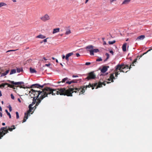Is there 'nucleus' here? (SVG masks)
<instances>
[{
	"label": "nucleus",
	"mask_w": 152,
	"mask_h": 152,
	"mask_svg": "<svg viewBox=\"0 0 152 152\" xmlns=\"http://www.w3.org/2000/svg\"><path fill=\"white\" fill-rule=\"evenodd\" d=\"M106 82L107 84H109L110 83V82L104 81L103 83L101 82L100 81L98 83H97V85L96 86V89H97L99 88H100L102 87V85H103L104 86H105L106 85Z\"/></svg>",
	"instance_id": "obj_12"
},
{
	"label": "nucleus",
	"mask_w": 152,
	"mask_h": 152,
	"mask_svg": "<svg viewBox=\"0 0 152 152\" xmlns=\"http://www.w3.org/2000/svg\"><path fill=\"white\" fill-rule=\"evenodd\" d=\"M56 61L57 63L58 62V60H57V59H56Z\"/></svg>",
	"instance_id": "obj_64"
},
{
	"label": "nucleus",
	"mask_w": 152,
	"mask_h": 152,
	"mask_svg": "<svg viewBox=\"0 0 152 152\" xmlns=\"http://www.w3.org/2000/svg\"><path fill=\"white\" fill-rule=\"evenodd\" d=\"M10 71L9 69L6 70L5 72H4V70L2 69L0 70V75L1 77H3L6 76L9 72Z\"/></svg>",
	"instance_id": "obj_10"
},
{
	"label": "nucleus",
	"mask_w": 152,
	"mask_h": 152,
	"mask_svg": "<svg viewBox=\"0 0 152 152\" xmlns=\"http://www.w3.org/2000/svg\"><path fill=\"white\" fill-rule=\"evenodd\" d=\"M97 85V83H95L92 84L90 83L87 86H81L80 88H76V86H74V85L73 86H71L69 87V89L71 91L70 92L72 94L74 92L76 93L80 91L79 94L80 95V94H83L85 92V91L87 87H91L92 89H94Z\"/></svg>",
	"instance_id": "obj_2"
},
{
	"label": "nucleus",
	"mask_w": 152,
	"mask_h": 152,
	"mask_svg": "<svg viewBox=\"0 0 152 152\" xmlns=\"http://www.w3.org/2000/svg\"><path fill=\"white\" fill-rule=\"evenodd\" d=\"M43 58V59H44L45 60H47V59H46L45 57H44Z\"/></svg>",
	"instance_id": "obj_58"
},
{
	"label": "nucleus",
	"mask_w": 152,
	"mask_h": 152,
	"mask_svg": "<svg viewBox=\"0 0 152 152\" xmlns=\"http://www.w3.org/2000/svg\"><path fill=\"white\" fill-rule=\"evenodd\" d=\"M106 44V43L105 41H103V45H105Z\"/></svg>",
	"instance_id": "obj_51"
},
{
	"label": "nucleus",
	"mask_w": 152,
	"mask_h": 152,
	"mask_svg": "<svg viewBox=\"0 0 152 152\" xmlns=\"http://www.w3.org/2000/svg\"><path fill=\"white\" fill-rule=\"evenodd\" d=\"M5 111L6 112L7 115H9V118H11V115L10 113L8 112V110H5Z\"/></svg>",
	"instance_id": "obj_33"
},
{
	"label": "nucleus",
	"mask_w": 152,
	"mask_h": 152,
	"mask_svg": "<svg viewBox=\"0 0 152 152\" xmlns=\"http://www.w3.org/2000/svg\"><path fill=\"white\" fill-rule=\"evenodd\" d=\"M28 107V110L27 111L26 113H24V117L22 121L23 123L25 122L26 120L28 119V116L30 115V113L31 112L33 108V107H32L31 104H30L29 105Z\"/></svg>",
	"instance_id": "obj_6"
},
{
	"label": "nucleus",
	"mask_w": 152,
	"mask_h": 152,
	"mask_svg": "<svg viewBox=\"0 0 152 152\" xmlns=\"http://www.w3.org/2000/svg\"><path fill=\"white\" fill-rule=\"evenodd\" d=\"M108 59H107V58H106L104 60V61H106Z\"/></svg>",
	"instance_id": "obj_62"
},
{
	"label": "nucleus",
	"mask_w": 152,
	"mask_h": 152,
	"mask_svg": "<svg viewBox=\"0 0 152 152\" xmlns=\"http://www.w3.org/2000/svg\"><path fill=\"white\" fill-rule=\"evenodd\" d=\"M50 64H45V66H50Z\"/></svg>",
	"instance_id": "obj_50"
},
{
	"label": "nucleus",
	"mask_w": 152,
	"mask_h": 152,
	"mask_svg": "<svg viewBox=\"0 0 152 152\" xmlns=\"http://www.w3.org/2000/svg\"><path fill=\"white\" fill-rule=\"evenodd\" d=\"M0 111H2V108L1 106H0Z\"/></svg>",
	"instance_id": "obj_61"
},
{
	"label": "nucleus",
	"mask_w": 152,
	"mask_h": 152,
	"mask_svg": "<svg viewBox=\"0 0 152 152\" xmlns=\"http://www.w3.org/2000/svg\"><path fill=\"white\" fill-rule=\"evenodd\" d=\"M78 80H72V83H77Z\"/></svg>",
	"instance_id": "obj_37"
},
{
	"label": "nucleus",
	"mask_w": 152,
	"mask_h": 152,
	"mask_svg": "<svg viewBox=\"0 0 152 152\" xmlns=\"http://www.w3.org/2000/svg\"><path fill=\"white\" fill-rule=\"evenodd\" d=\"M151 50L150 49L149 50H148V51H147L146 52H145L144 53H143L140 56H139V59L140 58H141V57H142V56L146 54V53H147L148 51H150Z\"/></svg>",
	"instance_id": "obj_35"
},
{
	"label": "nucleus",
	"mask_w": 152,
	"mask_h": 152,
	"mask_svg": "<svg viewBox=\"0 0 152 152\" xmlns=\"http://www.w3.org/2000/svg\"><path fill=\"white\" fill-rule=\"evenodd\" d=\"M16 118L17 119H18L19 117L18 112H16Z\"/></svg>",
	"instance_id": "obj_38"
},
{
	"label": "nucleus",
	"mask_w": 152,
	"mask_h": 152,
	"mask_svg": "<svg viewBox=\"0 0 152 152\" xmlns=\"http://www.w3.org/2000/svg\"><path fill=\"white\" fill-rule=\"evenodd\" d=\"M10 83L11 84L15 85H20V86H19L18 87H19L20 88H25L24 87V85H22L21 84H23L24 83L23 82H15L13 81H10Z\"/></svg>",
	"instance_id": "obj_8"
},
{
	"label": "nucleus",
	"mask_w": 152,
	"mask_h": 152,
	"mask_svg": "<svg viewBox=\"0 0 152 152\" xmlns=\"http://www.w3.org/2000/svg\"><path fill=\"white\" fill-rule=\"evenodd\" d=\"M8 108L10 112H11L12 110V108L10 105H9L8 106Z\"/></svg>",
	"instance_id": "obj_40"
},
{
	"label": "nucleus",
	"mask_w": 152,
	"mask_h": 152,
	"mask_svg": "<svg viewBox=\"0 0 152 152\" xmlns=\"http://www.w3.org/2000/svg\"><path fill=\"white\" fill-rule=\"evenodd\" d=\"M109 66H104L102 69H101V71L102 73H104L106 72L108 68H109Z\"/></svg>",
	"instance_id": "obj_15"
},
{
	"label": "nucleus",
	"mask_w": 152,
	"mask_h": 152,
	"mask_svg": "<svg viewBox=\"0 0 152 152\" xmlns=\"http://www.w3.org/2000/svg\"><path fill=\"white\" fill-rule=\"evenodd\" d=\"M33 102L32 103V104H30L32 105V106L34 104H35V103L36 102V100L37 99H35V97H33Z\"/></svg>",
	"instance_id": "obj_27"
},
{
	"label": "nucleus",
	"mask_w": 152,
	"mask_h": 152,
	"mask_svg": "<svg viewBox=\"0 0 152 152\" xmlns=\"http://www.w3.org/2000/svg\"><path fill=\"white\" fill-rule=\"evenodd\" d=\"M37 38H41L42 39H43L45 38L46 37L42 35V34H40L39 35H38L36 37Z\"/></svg>",
	"instance_id": "obj_24"
},
{
	"label": "nucleus",
	"mask_w": 152,
	"mask_h": 152,
	"mask_svg": "<svg viewBox=\"0 0 152 152\" xmlns=\"http://www.w3.org/2000/svg\"><path fill=\"white\" fill-rule=\"evenodd\" d=\"M110 52L112 54V55H113V52L112 50H110Z\"/></svg>",
	"instance_id": "obj_48"
},
{
	"label": "nucleus",
	"mask_w": 152,
	"mask_h": 152,
	"mask_svg": "<svg viewBox=\"0 0 152 152\" xmlns=\"http://www.w3.org/2000/svg\"><path fill=\"white\" fill-rule=\"evenodd\" d=\"M68 80V78L67 77H65L63 79L62 81H58L57 82V83L58 84H59L61 82L62 83H65V81Z\"/></svg>",
	"instance_id": "obj_25"
},
{
	"label": "nucleus",
	"mask_w": 152,
	"mask_h": 152,
	"mask_svg": "<svg viewBox=\"0 0 152 152\" xmlns=\"http://www.w3.org/2000/svg\"><path fill=\"white\" fill-rule=\"evenodd\" d=\"M12 1L14 2H16V0H12Z\"/></svg>",
	"instance_id": "obj_57"
},
{
	"label": "nucleus",
	"mask_w": 152,
	"mask_h": 152,
	"mask_svg": "<svg viewBox=\"0 0 152 152\" xmlns=\"http://www.w3.org/2000/svg\"><path fill=\"white\" fill-rule=\"evenodd\" d=\"M96 78V75L94 73V72H92L88 74V76L87 77L86 79L89 80L91 79H94Z\"/></svg>",
	"instance_id": "obj_9"
},
{
	"label": "nucleus",
	"mask_w": 152,
	"mask_h": 152,
	"mask_svg": "<svg viewBox=\"0 0 152 152\" xmlns=\"http://www.w3.org/2000/svg\"><path fill=\"white\" fill-rule=\"evenodd\" d=\"M102 61V59L101 58H100L98 59H97L96 60V61Z\"/></svg>",
	"instance_id": "obj_41"
},
{
	"label": "nucleus",
	"mask_w": 152,
	"mask_h": 152,
	"mask_svg": "<svg viewBox=\"0 0 152 152\" xmlns=\"http://www.w3.org/2000/svg\"><path fill=\"white\" fill-rule=\"evenodd\" d=\"M89 0H86L85 2V3L86 4L87 3V2Z\"/></svg>",
	"instance_id": "obj_54"
},
{
	"label": "nucleus",
	"mask_w": 152,
	"mask_h": 152,
	"mask_svg": "<svg viewBox=\"0 0 152 152\" xmlns=\"http://www.w3.org/2000/svg\"><path fill=\"white\" fill-rule=\"evenodd\" d=\"M78 77V76L77 75H72L73 77Z\"/></svg>",
	"instance_id": "obj_49"
},
{
	"label": "nucleus",
	"mask_w": 152,
	"mask_h": 152,
	"mask_svg": "<svg viewBox=\"0 0 152 152\" xmlns=\"http://www.w3.org/2000/svg\"><path fill=\"white\" fill-rule=\"evenodd\" d=\"M105 55L107 56V59H108L109 58L110 56L108 53H106L105 54Z\"/></svg>",
	"instance_id": "obj_39"
},
{
	"label": "nucleus",
	"mask_w": 152,
	"mask_h": 152,
	"mask_svg": "<svg viewBox=\"0 0 152 152\" xmlns=\"http://www.w3.org/2000/svg\"><path fill=\"white\" fill-rule=\"evenodd\" d=\"M2 94L1 91H0V96H2Z\"/></svg>",
	"instance_id": "obj_55"
},
{
	"label": "nucleus",
	"mask_w": 152,
	"mask_h": 152,
	"mask_svg": "<svg viewBox=\"0 0 152 152\" xmlns=\"http://www.w3.org/2000/svg\"><path fill=\"white\" fill-rule=\"evenodd\" d=\"M91 63L90 62H86V63L85 65H88L91 64Z\"/></svg>",
	"instance_id": "obj_45"
},
{
	"label": "nucleus",
	"mask_w": 152,
	"mask_h": 152,
	"mask_svg": "<svg viewBox=\"0 0 152 152\" xmlns=\"http://www.w3.org/2000/svg\"><path fill=\"white\" fill-rule=\"evenodd\" d=\"M44 90L47 94V97L48 96V94H52L53 95H55L56 94H59L61 95L66 96H72V94L70 92L71 91L69 88L67 89L64 88L54 89L49 87H46L44 88Z\"/></svg>",
	"instance_id": "obj_1"
},
{
	"label": "nucleus",
	"mask_w": 152,
	"mask_h": 152,
	"mask_svg": "<svg viewBox=\"0 0 152 152\" xmlns=\"http://www.w3.org/2000/svg\"><path fill=\"white\" fill-rule=\"evenodd\" d=\"M31 92H32L31 94L33 95L34 96H32L31 95H30L31 96V98L35 97V99H37L39 95H41L40 99H43L44 98L47 96V94L45 93V91L44 90V88L42 91L35 90L33 89H31Z\"/></svg>",
	"instance_id": "obj_3"
},
{
	"label": "nucleus",
	"mask_w": 152,
	"mask_h": 152,
	"mask_svg": "<svg viewBox=\"0 0 152 152\" xmlns=\"http://www.w3.org/2000/svg\"><path fill=\"white\" fill-rule=\"evenodd\" d=\"M48 39V38H47L44 39L43 40V41L44 42H47V39Z\"/></svg>",
	"instance_id": "obj_44"
},
{
	"label": "nucleus",
	"mask_w": 152,
	"mask_h": 152,
	"mask_svg": "<svg viewBox=\"0 0 152 152\" xmlns=\"http://www.w3.org/2000/svg\"><path fill=\"white\" fill-rule=\"evenodd\" d=\"M16 87V86H15V85H14V87H13V88H13V89H15V87Z\"/></svg>",
	"instance_id": "obj_56"
},
{
	"label": "nucleus",
	"mask_w": 152,
	"mask_h": 152,
	"mask_svg": "<svg viewBox=\"0 0 152 152\" xmlns=\"http://www.w3.org/2000/svg\"><path fill=\"white\" fill-rule=\"evenodd\" d=\"M115 42V40H113L112 41H109L108 43L110 45H112Z\"/></svg>",
	"instance_id": "obj_34"
},
{
	"label": "nucleus",
	"mask_w": 152,
	"mask_h": 152,
	"mask_svg": "<svg viewBox=\"0 0 152 152\" xmlns=\"http://www.w3.org/2000/svg\"><path fill=\"white\" fill-rule=\"evenodd\" d=\"M17 72L18 73H20L23 71V69L22 68H17Z\"/></svg>",
	"instance_id": "obj_30"
},
{
	"label": "nucleus",
	"mask_w": 152,
	"mask_h": 152,
	"mask_svg": "<svg viewBox=\"0 0 152 152\" xmlns=\"http://www.w3.org/2000/svg\"><path fill=\"white\" fill-rule=\"evenodd\" d=\"M44 87L43 85H40L38 84H33L30 86L31 88H42Z\"/></svg>",
	"instance_id": "obj_13"
},
{
	"label": "nucleus",
	"mask_w": 152,
	"mask_h": 152,
	"mask_svg": "<svg viewBox=\"0 0 152 152\" xmlns=\"http://www.w3.org/2000/svg\"><path fill=\"white\" fill-rule=\"evenodd\" d=\"M65 57L64 55H63L62 56V58L63 59H64L65 58Z\"/></svg>",
	"instance_id": "obj_53"
},
{
	"label": "nucleus",
	"mask_w": 152,
	"mask_h": 152,
	"mask_svg": "<svg viewBox=\"0 0 152 152\" xmlns=\"http://www.w3.org/2000/svg\"><path fill=\"white\" fill-rule=\"evenodd\" d=\"M8 84V83H2L1 85H0V87L1 88L2 87L4 88L5 87V86H6Z\"/></svg>",
	"instance_id": "obj_32"
},
{
	"label": "nucleus",
	"mask_w": 152,
	"mask_h": 152,
	"mask_svg": "<svg viewBox=\"0 0 152 152\" xmlns=\"http://www.w3.org/2000/svg\"><path fill=\"white\" fill-rule=\"evenodd\" d=\"M40 19L42 21L45 22L50 20V17L48 14H46L40 17Z\"/></svg>",
	"instance_id": "obj_7"
},
{
	"label": "nucleus",
	"mask_w": 152,
	"mask_h": 152,
	"mask_svg": "<svg viewBox=\"0 0 152 152\" xmlns=\"http://www.w3.org/2000/svg\"><path fill=\"white\" fill-rule=\"evenodd\" d=\"M76 56L77 57H79L80 56V55L79 54V53H77L76 54Z\"/></svg>",
	"instance_id": "obj_46"
},
{
	"label": "nucleus",
	"mask_w": 152,
	"mask_h": 152,
	"mask_svg": "<svg viewBox=\"0 0 152 152\" xmlns=\"http://www.w3.org/2000/svg\"><path fill=\"white\" fill-rule=\"evenodd\" d=\"M129 66L127 65L124 64H118L116 66L115 71V75H118L120 74L118 70H119L120 72H126L128 70L126 71V69H128Z\"/></svg>",
	"instance_id": "obj_4"
},
{
	"label": "nucleus",
	"mask_w": 152,
	"mask_h": 152,
	"mask_svg": "<svg viewBox=\"0 0 152 152\" xmlns=\"http://www.w3.org/2000/svg\"><path fill=\"white\" fill-rule=\"evenodd\" d=\"M127 44L125 43L124 44L122 47V50L123 51L125 52L126 51V47Z\"/></svg>",
	"instance_id": "obj_21"
},
{
	"label": "nucleus",
	"mask_w": 152,
	"mask_h": 152,
	"mask_svg": "<svg viewBox=\"0 0 152 152\" xmlns=\"http://www.w3.org/2000/svg\"><path fill=\"white\" fill-rule=\"evenodd\" d=\"M94 48V46L92 45H89L86 47V49L87 51L89 52L90 55L93 53L92 51Z\"/></svg>",
	"instance_id": "obj_11"
},
{
	"label": "nucleus",
	"mask_w": 152,
	"mask_h": 152,
	"mask_svg": "<svg viewBox=\"0 0 152 152\" xmlns=\"http://www.w3.org/2000/svg\"><path fill=\"white\" fill-rule=\"evenodd\" d=\"M0 116L1 117L2 116V114L1 113H0Z\"/></svg>",
	"instance_id": "obj_59"
},
{
	"label": "nucleus",
	"mask_w": 152,
	"mask_h": 152,
	"mask_svg": "<svg viewBox=\"0 0 152 152\" xmlns=\"http://www.w3.org/2000/svg\"><path fill=\"white\" fill-rule=\"evenodd\" d=\"M7 85V88L9 87L10 88H13L14 87V85L10 84H9L8 83V84Z\"/></svg>",
	"instance_id": "obj_36"
},
{
	"label": "nucleus",
	"mask_w": 152,
	"mask_h": 152,
	"mask_svg": "<svg viewBox=\"0 0 152 152\" xmlns=\"http://www.w3.org/2000/svg\"><path fill=\"white\" fill-rule=\"evenodd\" d=\"M145 37L144 35H142L138 37L136 39V40H143L144 39Z\"/></svg>",
	"instance_id": "obj_19"
},
{
	"label": "nucleus",
	"mask_w": 152,
	"mask_h": 152,
	"mask_svg": "<svg viewBox=\"0 0 152 152\" xmlns=\"http://www.w3.org/2000/svg\"><path fill=\"white\" fill-rule=\"evenodd\" d=\"M102 40H103V41H104V38H102Z\"/></svg>",
	"instance_id": "obj_63"
},
{
	"label": "nucleus",
	"mask_w": 152,
	"mask_h": 152,
	"mask_svg": "<svg viewBox=\"0 0 152 152\" xmlns=\"http://www.w3.org/2000/svg\"><path fill=\"white\" fill-rule=\"evenodd\" d=\"M15 50H9L8 51H7V52H10V51H15Z\"/></svg>",
	"instance_id": "obj_47"
},
{
	"label": "nucleus",
	"mask_w": 152,
	"mask_h": 152,
	"mask_svg": "<svg viewBox=\"0 0 152 152\" xmlns=\"http://www.w3.org/2000/svg\"><path fill=\"white\" fill-rule=\"evenodd\" d=\"M7 5V4L3 2H0V7L3 6H5Z\"/></svg>",
	"instance_id": "obj_31"
},
{
	"label": "nucleus",
	"mask_w": 152,
	"mask_h": 152,
	"mask_svg": "<svg viewBox=\"0 0 152 152\" xmlns=\"http://www.w3.org/2000/svg\"><path fill=\"white\" fill-rule=\"evenodd\" d=\"M2 125H3V126H4V125H5V123H2Z\"/></svg>",
	"instance_id": "obj_60"
},
{
	"label": "nucleus",
	"mask_w": 152,
	"mask_h": 152,
	"mask_svg": "<svg viewBox=\"0 0 152 152\" xmlns=\"http://www.w3.org/2000/svg\"><path fill=\"white\" fill-rule=\"evenodd\" d=\"M11 98L12 99H15V97H14V96L12 94H11Z\"/></svg>",
	"instance_id": "obj_43"
},
{
	"label": "nucleus",
	"mask_w": 152,
	"mask_h": 152,
	"mask_svg": "<svg viewBox=\"0 0 152 152\" xmlns=\"http://www.w3.org/2000/svg\"><path fill=\"white\" fill-rule=\"evenodd\" d=\"M99 50L98 49H93V50L92 51L93 52V53L91 54V56H94V53H96L97 52H99Z\"/></svg>",
	"instance_id": "obj_20"
},
{
	"label": "nucleus",
	"mask_w": 152,
	"mask_h": 152,
	"mask_svg": "<svg viewBox=\"0 0 152 152\" xmlns=\"http://www.w3.org/2000/svg\"><path fill=\"white\" fill-rule=\"evenodd\" d=\"M18 101L20 102V103L21 102V100H20V99H19V98H18Z\"/></svg>",
	"instance_id": "obj_52"
},
{
	"label": "nucleus",
	"mask_w": 152,
	"mask_h": 152,
	"mask_svg": "<svg viewBox=\"0 0 152 152\" xmlns=\"http://www.w3.org/2000/svg\"><path fill=\"white\" fill-rule=\"evenodd\" d=\"M137 58H136V59H135L134 60V61H133V62H132V64L130 65V67H129H129H128V69H126V70H128L129 71V69H130V68H131V66H134V64L135 63H136V62H137Z\"/></svg>",
	"instance_id": "obj_18"
},
{
	"label": "nucleus",
	"mask_w": 152,
	"mask_h": 152,
	"mask_svg": "<svg viewBox=\"0 0 152 152\" xmlns=\"http://www.w3.org/2000/svg\"><path fill=\"white\" fill-rule=\"evenodd\" d=\"M132 0H123L121 5H126L128 4Z\"/></svg>",
	"instance_id": "obj_16"
},
{
	"label": "nucleus",
	"mask_w": 152,
	"mask_h": 152,
	"mask_svg": "<svg viewBox=\"0 0 152 152\" xmlns=\"http://www.w3.org/2000/svg\"><path fill=\"white\" fill-rule=\"evenodd\" d=\"M30 72L31 73H36V71L34 69L30 67Z\"/></svg>",
	"instance_id": "obj_26"
},
{
	"label": "nucleus",
	"mask_w": 152,
	"mask_h": 152,
	"mask_svg": "<svg viewBox=\"0 0 152 152\" xmlns=\"http://www.w3.org/2000/svg\"><path fill=\"white\" fill-rule=\"evenodd\" d=\"M15 128L14 125H12L11 127H9L7 129V127H2L0 129V139L6 133L8 132V131L10 132L12 131L13 129H15Z\"/></svg>",
	"instance_id": "obj_5"
},
{
	"label": "nucleus",
	"mask_w": 152,
	"mask_h": 152,
	"mask_svg": "<svg viewBox=\"0 0 152 152\" xmlns=\"http://www.w3.org/2000/svg\"><path fill=\"white\" fill-rule=\"evenodd\" d=\"M114 73H111L110 74V75L107 80L109 81H111V82H114L113 79H115V77H114Z\"/></svg>",
	"instance_id": "obj_14"
},
{
	"label": "nucleus",
	"mask_w": 152,
	"mask_h": 152,
	"mask_svg": "<svg viewBox=\"0 0 152 152\" xmlns=\"http://www.w3.org/2000/svg\"><path fill=\"white\" fill-rule=\"evenodd\" d=\"M73 53L72 52L69 53L68 54H67L66 55V57H65V59L67 61H69V57L72 55H73Z\"/></svg>",
	"instance_id": "obj_17"
},
{
	"label": "nucleus",
	"mask_w": 152,
	"mask_h": 152,
	"mask_svg": "<svg viewBox=\"0 0 152 152\" xmlns=\"http://www.w3.org/2000/svg\"><path fill=\"white\" fill-rule=\"evenodd\" d=\"M16 70L15 69H12L10 71V75H12L16 73Z\"/></svg>",
	"instance_id": "obj_29"
},
{
	"label": "nucleus",
	"mask_w": 152,
	"mask_h": 152,
	"mask_svg": "<svg viewBox=\"0 0 152 152\" xmlns=\"http://www.w3.org/2000/svg\"><path fill=\"white\" fill-rule=\"evenodd\" d=\"M66 83H67V84H71V83H72V80L71 81H67Z\"/></svg>",
	"instance_id": "obj_42"
},
{
	"label": "nucleus",
	"mask_w": 152,
	"mask_h": 152,
	"mask_svg": "<svg viewBox=\"0 0 152 152\" xmlns=\"http://www.w3.org/2000/svg\"><path fill=\"white\" fill-rule=\"evenodd\" d=\"M37 99V102L36 104V105H35L36 106H35V108H36V106H37L41 102V100H42V99H40V96L39 98H38V99Z\"/></svg>",
	"instance_id": "obj_23"
},
{
	"label": "nucleus",
	"mask_w": 152,
	"mask_h": 152,
	"mask_svg": "<svg viewBox=\"0 0 152 152\" xmlns=\"http://www.w3.org/2000/svg\"><path fill=\"white\" fill-rule=\"evenodd\" d=\"M71 33V32L70 30V29H68L66 30L65 34L67 35L70 34Z\"/></svg>",
	"instance_id": "obj_28"
},
{
	"label": "nucleus",
	"mask_w": 152,
	"mask_h": 152,
	"mask_svg": "<svg viewBox=\"0 0 152 152\" xmlns=\"http://www.w3.org/2000/svg\"><path fill=\"white\" fill-rule=\"evenodd\" d=\"M60 31V29L59 28H54L53 30V34H54L57 32H59Z\"/></svg>",
	"instance_id": "obj_22"
}]
</instances>
